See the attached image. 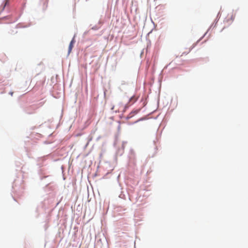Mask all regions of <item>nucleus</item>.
I'll return each instance as SVG.
<instances>
[{
  "label": "nucleus",
  "instance_id": "f257e3e1",
  "mask_svg": "<svg viewBox=\"0 0 248 248\" xmlns=\"http://www.w3.org/2000/svg\"><path fill=\"white\" fill-rule=\"evenodd\" d=\"M127 107L126 105L123 104L121 102H119L113 105L111 108V109L116 113L117 112H124L127 108Z\"/></svg>",
  "mask_w": 248,
  "mask_h": 248
},
{
  "label": "nucleus",
  "instance_id": "f03ea898",
  "mask_svg": "<svg viewBox=\"0 0 248 248\" xmlns=\"http://www.w3.org/2000/svg\"><path fill=\"white\" fill-rule=\"evenodd\" d=\"M75 42H76V41H75V37H73V38L71 41V42L70 43V44L69 45L68 52V55L71 52V51L72 50V48H73V47L74 46V45L75 44Z\"/></svg>",
  "mask_w": 248,
  "mask_h": 248
},
{
  "label": "nucleus",
  "instance_id": "7ed1b4c3",
  "mask_svg": "<svg viewBox=\"0 0 248 248\" xmlns=\"http://www.w3.org/2000/svg\"><path fill=\"white\" fill-rule=\"evenodd\" d=\"M9 4V0H5V3H4V7H3V8H4V7L8 5Z\"/></svg>",
  "mask_w": 248,
  "mask_h": 248
},
{
  "label": "nucleus",
  "instance_id": "20e7f679",
  "mask_svg": "<svg viewBox=\"0 0 248 248\" xmlns=\"http://www.w3.org/2000/svg\"><path fill=\"white\" fill-rule=\"evenodd\" d=\"M132 116H133V115H131V116H128L127 117V119H129V118H130V117H132Z\"/></svg>",
  "mask_w": 248,
  "mask_h": 248
},
{
  "label": "nucleus",
  "instance_id": "39448f33",
  "mask_svg": "<svg viewBox=\"0 0 248 248\" xmlns=\"http://www.w3.org/2000/svg\"><path fill=\"white\" fill-rule=\"evenodd\" d=\"M13 93H10V94H11V95H13Z\"/></svg>",
  "mask_w": 248,
  "mask_h": 248
}]
</instances>
